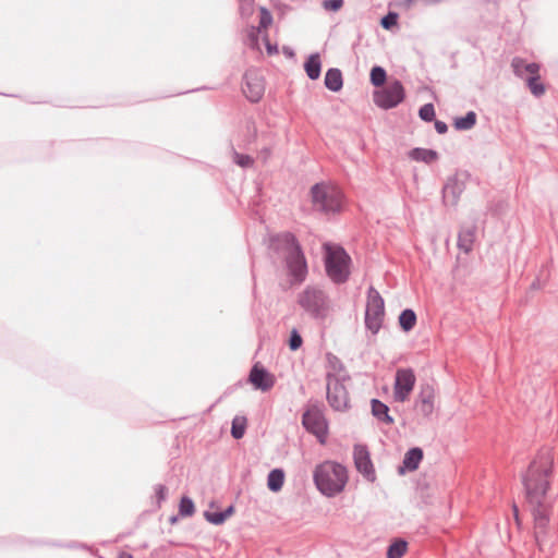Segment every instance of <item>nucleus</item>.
Segmentation results:
<instances>
[{"label": "nucleus", "instance_id": "3c124183", "mask_svg": "<svg viewBox=\"0 0 558 558\" xmlns=\"http://www.w3.org/2000/svg\"><path fill=\"white\" fill-rule=\"evenodd\" d=\"M284 53L292 57L294 53L292 50L288 49V48H284Z\"/></svg>", "mask_w": 558, "mask_h": 558}, {"label": "nucleus", "instance_id": "412c9836", "mask_svg": "<svg viewBox=\"0 0 558 558\" xmlns=\"http://www.w3.org/2000/svg\"><path fill=\"white\" fill-rule=\"evenodd\" d=\"M324 83H325L326 88L331 92L337 93V92L341 90V88L343 86V77H342L341 71L337 68L328 69L325 74Z\"/></svg>", "mask_w": 558, "mask_h": 558}, {"label": "nucleus", "instance_id": "0eeeda50", "mask_svg": "<svg viewBox=\"0 0 558 558\" xmlns=\"http://www.w3.org/2000/svg\"><path fill=\"white\" fill-rule=\"evenodd\" d=\"M347 379H349L347 376L327 374V400L336 411H344L349 407V392L344 385Z\"/></svg>", "mask_w": 558, "mask_h": 558}, {"label": "nucleus", "instance_id": "72a5a7b5", "mask_svg": "<svg viewBox=\"0 0 558 558\" xmlns=\"http://www.w3.org/2000/svg\"><path fill=\"white\" fill-rule=\"evenodd\" d=\"M225 514L222 513V511H205L204 512V517L205 519L211 523V524H215V525H220L222 524L226 519L223 517Z\"/></svg>", "mask_w": 558, "mask_h": 558}, {"label": "nucleus", "instance_id": "603ef678", "mask_svg": "<svg viewBox=\"0 0 558 558\" xmlns=\"http://www.w3.org/2000/svg\"><path fill=\"white\" fill-rule=\"evenodd\" d=\"M513 513H514L515 519L518 520V508L515 505L513 506Z\"/></svg>", "mask_w": 558, "mask_h": 558}, {"label": "nucleus", "instance_id": "c03bdc74", "mask_svg": "<svg viewBox=\"0 0 558 558\" xmlns=\"http://www.w3.org/2000/svg\"><path fill=\"white\" fill-rule=\"evenodd\" d=\"M435 130L438 134H445L448 131V125L444 121L436 120Z\"/></svg>", "mask_w": 558, "mask_h": 558}, {"label": "nucleus", "instance_id": "4c0bfd02", "mask_svg": "<svg viewBox=\"0 0 558 558\" xmlns=\"http://www.w3.org/2000/svg\"><path fill=\"white\" fill-rule=\"evenodd\" d=\"M233 156H234V162L242 168H248L254 163L253 158L248 155H243V154H239V153L234 151Z\"/></svg>", "mask_w": 558, "mask_h": 558}, {"label": "nucleus", "instance_id": "4be33fe9", "mask_svg": "<svg viewBox=\"0 0 558 558\" xmlns=\"http://www.w3.org/2000/svg\"><path fill=\"white\" fill-rule=\"evenodd\" d=\"M475 240V227L462 228L458 234V247L464 253H470Z\"/></svg>", "mask_w": 558, "mask_h": 558}, {"label": "nucleus", "instance_id": "bb28decb", "mask_svg": "<svg viewBox=\"0 0 558 558\" xmlns=\"http://www.w3.org/2000/svg\"><path fill=\"white\" fill-rule=\"evenodd\" d=\"M408 548V543L403 539H397L389 545L387 550V558H401Z\"/></svg>", "mask_w": 558, "mask_h": 558}, {"label": "nucleus", "instance_id": "7ed1b4c3", "mask_svg": "<svg viewBox=\"0 0 558 558\" xmlns=\"http://www.w3.org/2000/svg\"><path fill=\"white\" fill-rule=\"evenodd\" d=\"M325 247V269L328 278L336 284L347 282L350 277L351 257L341 246L331 247L327 244Z\"/></svg>", "mask_w": 558, "mask_h": 558}, {"label": "nucleus", "instance_id": "c756f323", "mask_svg": "<svg viewBox=\"0 0 558 558\" xmlns=\"http://www.w3.org/2000/svg\"><path fill=\"white\" fill-rule=\"evenodd\" d=\"M246 418L235 416L232 421L231 435L234 439H241L245 434Z\"/></svg>", "mask_w": 558, "mask_h": 558}, {"label": "nucleus", "instance_id": "58836bf2", "mask_svg": "<svg viewBox=\"0 0 558 558\" xmlns=\"http://www.w3.org/2000/svg\"><path fill=\"white\" fill-rule=\"evenodd\" d=\"M524 65H525V62L523 59L521 58H513L512 62H511V66L513 69V73L518 76V77H521L523 78L524 76Z\"/></svg>", "mask_w": 558, "mask_h": 558}, {"label": "nucleus", "instance_id": "393cba45", "mask_svg": "<svg viewBox=\"0 0 558 558\" xmlns=\"http://www.w3.org/2000/svg\"><path fill=\"white\" fill-rule=\"evenodd\" d=\"M476 113L474 111H469L463 117H457L453 121V126L458 131H468L471 130L476 124Z\"/></svg>", "mask_w": 558, "mask_h": 558}, {"label": "nucleus", "instance_id": "1a4fd4ad", "mask_svg": "<svg viewBox=\"0 0 558 558\" xmlns=\"http://www.w3.org/2000/svg\"><path fill=\"white\" fill-rule=\"evenodd\" d=\"M302 425L308 433L315 435L320 442L325 441L328 427L319 408L313 407L307 409L302 415Z\"/></svg>", "mask_w": 558, "mask_h": 558}, {"label": "nucleus", "instance_id": "f03ea898", "mask_svg": "<svg viewBox=\"0 0 558 558\" xmlns=\"http://www.w3.org/2000/svg\"><path fill=\"white\" fill-rule=\"evenodd\" d=\"M313 478L317 489L324 496L335 497L344 489L348 472L340 463L325 461L315 468Z\"/></svg>", "mask_w": 558, "mask_h": 558}, {"label": "nucleus", "instance_id": "a18cd8bd", "mask_svg": "<svg viewBox=\"0 0 558 558\" xmlns=\"http://www.w3.org/2000/svg\"><path fill=\"white\" fill-rule=\"evenodd\" d=\"M234 511V508L232 506H229L227 509H225L222 511V513L225 514V519L227 520Z\"/></svg>", "mask_w": 558, "mask_h": 558}, {"label": "nucleus", "instance_id": "ddd939ff", "mask_svg": "<svg viewBox=\"0 0 558 558\" xmlns=\"http://www.w3.org/2000/svg\"><path fill=\"white\" fill-rule=\"evenodd\" d=\"M243 93L251 102H257L262 99L265 85L262 76L253 70L246 71L244 76Z\"/></svg>", "mask_w": 558, "mask_h": 558}, {"label": "nucleus", "instance_id": "37998d69", "mask_svg": "<svg viewBox=\"0 0 558 558\" xmlns=\"http://www.w3.org/2000/svg\"><path fill=\"white\" fill-rule=\"evenodd\" d=\"M240 11L242 15H250L253 11V0H246L245 2L241 3Z\"/></svg>", "mask_w": 558, "mask_h": 558}, {"label": "nucleus", "instance_id": "6ab92c4d", "mask_svg": "<svg viewBox=\"0 0 558 558\" xmlns=\"http://www.w3.org/2000/svg\"><path fill=\"white\" fill-rule=\"evenodd\" d=\"M409 158L414 161L430 165L438 159V153L429 148L415 147L409 151Z\"/></svg>", "mask_w": 558, "mask_h": 558}, {"label": "nucleus", "instance_id": "f3484780", "mask_svg": "<svg viewBox=\"0 0 558 558\" xmlns=\"http://www.w3.org/2000/svg\"><path fill=\"white\" fill-rule=\"evenodd\" d=\"M423 456V450L420 447L409 449L404 454L402 465L398 468V473L402 475L417 470Z\"/></svg>", "mask_w": 558, "mask_h": 558}, {"label": "nucleus", "instance_id": "c85d7f7f", "mask_svg": "<svg viewBox=\"0 0 558 558\" xmlns=\"http://www.w3.org/2000/svg\"><path fill=\"white\" fill-rule=\"evenodd\" d=\"M526 84L531 93L536 96L541 97L545 93V86L541 82L539 75H532L526 78Z\"/></svg>", "mask_w": 558, "mask_h": 558}, {"label": "nucleus", "instance_id": "f8f14e48", "mask_svg": "<svg viewBox=\"0 0 558 558\" xmlns=\"http://www.w3.org/2000/svg\"><path fill=\"white\" fill-rule=\"evenodd\" d=\"M353 459L356 470L369 482L376 480L373 462L369 451L365 445H355L353 449Z\"/></svg>", "mask_w": 558, "mask_h": 558}, {"label": "nucleus", "instance_id": "f704fd0d", "mask_svg": "<svg viewBox=\"0 0 558 558\" xmlns=\"http://www.w3.org/2000/svg\"><path fill=\"white\" fill-rule=\"evenodd\" d=\"M398 23V14L395 12H388L385 16L380 20V25L385 29H390L393 26H396Z\"/></svg>", "mask_w": 558, "mask_h": 558}, {"label": "nucleus", "instance_id": "9d476101", "mask_svg": "<svg viewBox=\"0 0 558 558\" xmlns=\"http://www.w3.org/2000/svg\"><path fill=\"white\" fill-rule=\"evenodd\" d=\"M415 385V375L412 368H400L396 373L393 397L396 401L403 402L408 399Z\"/></svg>", "mask_w": 558, "mask_h": 558}, {"label": "nucleus", "instance_id": "e433bc0d", "mask_svg": "<svg viewBox=\"0 0 558 558\" xmlns=\"http://www.w3.org/2000/svg\"><path fill=\"white\" fill-rule=\"evenodd\" d=\"M303 343V340H302V337L301 335L298 332L296 329H293L290 333V338H289V348L291 351H296L298 349L301 348Z\"/></svg>", "mask_w": 558, "mask_h": 558}, {"label": "nucleus", "instance_id": "864d4df0", "mask_svg": "<svg viewBox=\"0 0 558 558\" xmlns=\"http://www.w3.org/2000/svg\"><path fill=\"white\" fill-rule=\"evenodd\" d=\"M177 520H178V517H175V515L170 518V522H171V523H175V522H177Z\"/></svg>", "mask_w": 558, "mask_h": 558}, {"label": "nucleus", "instance_id": "a19ab883", "mask_svg": "<svg viewBox=\"0 0 558 558\" xmlns=\"http://www.w3.org/2000/svg\"><path fill=\"white\" fill-rule=\"evenodd\" d=\"M343 0H325L323 2V8L327 11H338L342 8Z\"/></svg>", "mask_w": 558, "mask_h": 558}, {"label": "nucleus", "instance_id": "39448f33", "mask_svg": "<svg viewBox=\"0 0 558 558\" xmlns=\"http://www.w3.org/2000/svg\"><path fill=\"white\" fill-rule=\"evenodd\" d=\"M366 307L364 324L366 330L376 336L383 327L385 319V301L380 293L371 286L366 293Z\"/></svg>", "mask_w": 558, "mask_h": 558}, {"label": "nucleus", "instance_id": "f257e3e1", "mask_svg": "<svg viewBox=\"0 0 558 558\" xmlns=\"http://www.w3.org/2000/svg\"><path fill=\"white\" fill-rule=\"evenodd\" d=\"M554 457L549 449L541 450L522 475L525 498L534 520L536 544L543 550L554 534L549 525L551 504L547 500Z\"/></svg>", "mask_w": 558, "mask_h": 558}, {"label": "nucleus", "instance_id": "09e8293b", "mask_svg": "<svg viewBox=\"0 0 558 558\" xmlns=\"http://www.w3.org/2000/svg\"><path fill=\"white\" fill-rule=\"evenodd\" d=\"M119 558H133V556L131 554H129V553H121L119 555Z\"/></svg>", "mask_w": 558, "mask_h": 558}, {"label": "nucleus", "instance_id": "cd10ccee", "mask_svg": "<svg viewBox=\"0 0 558 558\" xmlns=\"http://www.w3.org/2000/svg\"><path fill=\"white\" fill-rule=\"evenodd\" d=\"M369 80L375 87L383 86L387 80L386 70L379 65L373 66L369 73Z\"/></svg>", "mask_w": 558, "mask_h": 558}, {"label": "nucleus", "instance_id": "49530a36", "mask_svg": "<svg viewBox=\"0 0 558 558\" xmlns=\"http://www.w3.org/2000/svg\"><path fill=\"white\" fill-rule=\"evenodd\" d=\"M267 51L269 54L278 52L277 46H271L270 44H267Z\"/></svg>", "mask_w": 558, "mask_h": 558}, {"label": "nucleus", "instance_id": "7c9ffc66", "mask_svg": "<svg viewBox=\"0 0 558 558\" xmlns=\"http://www.w3.org/2000/svg\"><path fill=\"white\" fill-rule=\"evenodd\" d=\"M194 512L195 506L193 500L187 496H183L179 504V514L181 517H191Z\"/></svg>", "mask_w": 558, "mask_h": 558}, {"label": "nucleus", "instance_id": "ea45409f", "mask_svg": "<svg viewBox=\"0 0 558 558\" xmlns=\"http://www.w3.org/2000/svg\"><path fill=\"white\" fill-rule=\"evenodd\" d=\"M167 493L168 489L165 485L158 484L155 486V496L158 507H160L161 504L167 499Z\"/></svg>", "mask_w": 558, "mask_h": 558}, {"label": "nucleus", "instance_id": "8fccbe9b", "mask_svg": "<svg viewBox=\"0 0 558 558\" xmlns=\"http://www.w3.org/2000/svg\"><path fill=\"white\" fill-rule=\"evenodd\" d=\"M531 288H532V289H538V288H539V282H538V280L533 281V283H532Z\"/></svg>", "mask_w": 558, "mask_h": 558}, {"label": "nucleus", "instance_id": "4468645a", "mask_svg": "<svg viewBox=\"0 0 558 558\" xmlns=\"http://www.w3.org/2000/svg\"><path fill=\"white\" fill-rule=\"evenodd\" d=\"M284 260L292 280L299 283L303 282L307 275V264L303 251L291 253L290 256H286Z\"/></svg>", "mask_w": 558, "mask_h": 558}, {"label": "nucleus", "instance_id": "6e6552de", "mask_svg": "<svg viewBox=\"0 0 558 558\" xmlns=\"http://www.w3.org/2000/svg\"><path fill=\"white\" fill-rule=\"evenodd\" d=\"M405 98V90L398 80L374 92L373 99L377 107L388 110L396 108Z\"/></svg>", "mask_w": 558, "mask_h": 558}, {"label": "nucleus", "instance_id": "a878e982", "mask_svg": "<svg viewBox=\"0 0 558 558\" xmlns=\"http://www.w3.org/2000/svg\"><path fill=\"white\" fill-rule=\"evenodd\" d=\"M416 324V314L411 308L403 310L399 315V325L405 332L412 330Z\"/></svg>", "mask_w": 558, "mask_h": 558}, {"label": "nucleus", "instance_id": "dca6fc26", "mask_svg": "<svg viewBox=\"0 0 558 558\" xmlns=\"http://www.w3.org/2000/svg\"><path fill=\"white\" fill-rule=\"evenodd\" d=\"M434 399H435V391L433 386L430 385H423L421 387L420 393L417 396V400L415 403V407L417 411L425 417H428L432 415L434 411Z\"/></svg>", "mask_w": 558, "mask_h": 558}, {"label": "nucleus", "instance_id": "20e7f679", "mask_svg": "<svg viewBox=\"0 0 558 558\" xmlns=\"http://www.w3.org/2000/svg\"><path fill=\"white\" fill-rule=\"evenodd\" d=\"M299 305L315 319H325L330 310L328 294L318 287H306L298 296Z\"/></svg>", "mask_w": 558, "mask_h": 558}, {"label": "nucleus", "instance_id": "b1692460", "mask_svg": "<svg viewBox=\"0 0 558 558\" xmlns=\"http://www.w3.org/2000/svg\"><path fill=\"white\" fill-rule=\"evenodd\" d=\"M284 483V472L281 469H274L268 473L267 486L269 490L279 492Z\"/></svg>", "mask_w": 558, "mask_h": 558}, {"label": "nucleus", "instance_id": "9b49d317", "mask_svg": "<svg viewBox=\"0 0 558 558\" xmlns=\"http://www.w3.org/2000/svg\"><path fill=\"white\" fill-rule=\"evenodd\" d=\"M269 248L278 254H284V257L302 250L296 236L291 232H282L272 235L270 238Z\"/></svg>", "mask_w": 558, "mask_h": 558}, {"label": "nucleus", "instance_id": "5701e85b", "mask_svg": "<svg viewBox=\"0 0 558 558\" xmlns=\"http://www.w3.org/2000/svg\"><path fill=\"white\" fill-rule=\"evenodd\" d=\"M304 70L310 80H317L322 72V61L319 53H312L304 63Z\"/></svg>", "mask_w": 558, "mask_h": 558}, {"label": "nucleus", "instance_id": "2eb2a0df", "mask_svg": "<svg viewBox=\"0 0 558 558\" xmlns=\"http://www.w3.org/2000/svg\"><path fill=\"white\" fill-rule=\"evenodd\" d=\"M248 381L254 386L255 389H259L262 391H268L275 385L272 375L258 363L254 364L251 368Z\"/></svg>", "mask_w": 558, "mask_h": 558}, {"label": "nucleus", "instance_id": "c9c22d12", "mask_svg": "<svg viewBox=\"0 0 558 558\" xmlns=\"http://www.w3.org/2000/svg\"><path fill=\"white\" fill-rule=\"evenodd\" d=\"M259 33V28H256L255 26H251L247 29L246 38L252 48H256L258 46Z\"/></svg>", "mask_w": 558, "mask_h": 558}, {"label": "nucleus", "instance_id": "79ce46f5", "mask_svg": "<svg viewBox=\"0 0 558 558\" xmlns=\"http://www.w3.org/2000/svg\"><path fill=\"white\" fill-rule=\"evenodd\" d=\"M524 71H525V73L531 74L530 76L538 75L539 64L535 63V62L525 63Z\"/></svg>", "mask_w": 558, "mask_h": 558}, {"label": "nucleus", "instance_id": "de8ad7c7", "mask_svg": "<svg viewBox=\"0 0 558 558\" xmlns=\"http://www.w3.org/2000/svg\"><path fill=\"white\" fill-rule=\"evenodd\" d=\"M444 0H426V4L429 5V4H436V3H440L442 2Z\"/></svg>", "mask_w": 558, "mask_h": 558}, {"label": "nucleus", "instance_id": "2f4dec72", "mask_svg": "<svg viewBox=\"0 0 558 558\" xmlns=\"http://www.w3.org/2000/svg\"><path fill=\"white\" fill-rule=\"evenodd\" d=\"M435 114L433 104H425L418 110V117L425 122H432L435 119Z\"/></svg>", "mask_w": 558, "mask_h": 558}, {"label": "nucleus", "instance_id": "423d86ee", "mask_svg": "<svg viewBox=\"0 0 558 558\" xmlns=\"http://www.w3.org/2000/svg\"><path fill=\"white\" fill-rule=\"evenodd\" d=\"M312 203L315 209L325 213H338L341 209V193L325 183H316L311 187Z\"/></svg>", "mask_w": 558, "mask_h": 558}, {"label": "nucleus", "instance_id": "aec40b11", "mask_svg": "<svg viewBox=\"0 0 558 558\" xmlns=\"http://www.w3.org/2000/svg\"><path fill=\"white\" fill-rule=\"evenodd\" d=\"M371 407L373 416L376 417L379 422L387 425H391L395 422L393 417L389 415L388 405L380 400L372 399Z\"/></svg>", "mask_w": 558, "mask_h": 558}, {"label": "nucleus", "instance_id": "473e14b6", "mask_svg": "<svg viewBox=\"0 0 558 558\" xmlns=\"http://www.w3.org/2000/svg\"><path fill=\"white\" fill-rule=\"evenodd\" d=\"M259 13H260L259 26L257 28H259V31H262V29H265V28H267L268 26L271 25V23H272V15L269 12V10L266 9L265 7H260L259 8Z\"/></svg>", "mask_w": 558, "mask_h": 558}, {"label": "nucleus", "instance_id": "a211bd4d", "mask_svg": "<svg viewBox=\"0 0 558 558\" xmlns=\"http://www.w3.org/2000/svg\"><path fill=\"white\" fill-rule=\"evenodd\" d=\"M464 191V183L459 181L457 177L449 178L442 189V197L446 203L457 204L459 197Z\"/></svg>", "mask_w": 558, "mask_h": 558}]
</instances>
